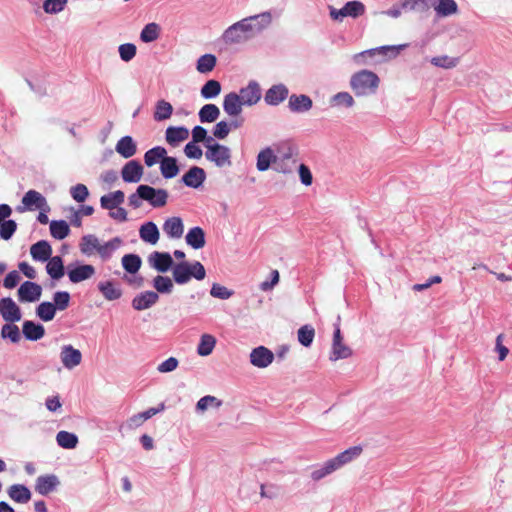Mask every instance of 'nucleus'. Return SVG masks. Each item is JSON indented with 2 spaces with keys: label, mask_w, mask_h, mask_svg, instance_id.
Masks as SVG:
<instances>
[{
  "label": "nucleus",
  "mask_w": 512,
  "mask_h": 512,
  "mask_svg": "<svg viewBox=\"0 0 512 512\" xmlns=\"http://www.w3.org/2000/svg\"><path fill=\"white\" fill-rule=\"evenodd\" d=\"M380 79L376 73L370 70H360L350 78V86L356 96H368L376 93Z\"/></svg>",
  "instance_id": "obj_1"
},
{
  "label": "nucleus",
  "mask_w": 512,
  "mask_h": 512,
  "mask_svg": "<svg viewBox=\"0 0 512 512\" xmlns=\"http://www.w3.org/2000/svg\"><path fill=\"white\" fill-rule=\"evenodd\" d=\"M254 35L252 23L246 17L229 26L224 31L222 39L226 44H239L251 39Z\"/></svg>",
  "instance_id": "obj_2"
},
{
  "label": "nucleus",
  "mask_w": 512,
  "mask_h": 512,
  "mask_svg": "<svg viewBox=\"0 0 512 512\" xmlns=\"http://www.w3.org/2000/svg\"><path fill=\"white\" fill-rule=\"evenodd\" d=\"M365 13V5L358 0L345 3L341 9L329 6L330 17L335 21H342L345 17L358 18Z\"/></svg>",
  "instance_id": "obj_3"
},
{
  "label": "nucleus",
  "mask_w": 512,
  "mask_h": 512,
  "mask_svg": "<svg viewBox=\"0 0 512 512\" xmlns=\"http://www.w3.org/2000/svg\"><path fill=\"white\" fill-rule=\"evenodd\" d=\"M231 157V149L223 144L209 146L208 150L205 151V158L219 168L231 166Z\"/></svg>",
  "instance_id": "obj_4"
},
{
  "label": "nucleus",
  "mask_w": 512,
  "mask_h": 512,
  "mask_svg": "<svg viewBox=\"0 0 512 512\" xmlns=\"http://www.w3.org/2000/svg\"><path fill=\"white\" fill-rule=\"evenodd\" d=\"M22 204L24 207L18 206L17 211L23 212L24 210L32 211L35 209H39L44 212L50 211L46 198L36 190L27 191L22 198Z\"/></svg>",
  "instance_id": "obj_5"
},
{
  "label": "nucleus",
  "mask_w": 512,
  "mask_h": 512,
  "mask_svg": "<svg viewBox=\"0 0 512 512\" xmlns=\"http://www.w3.org/2000/svg\"><path fill=\"white\" fill-rule=\"evenodd\" d=\"M95 274V268L91 264H84L79 261L71 263L67 268V275L72 283H80L90 279Z\"/></svg>",
  "instance_id": "obj_6"
},
{
  "label": "nucleus",
  "mask_w": 512,
  "mask_h": 512,
  "mask_svg": "<svg viewBox=\"0 0 512 512\" xmlns=\"http://www.w3.org/2000/svg\"><path fill=\"white\" fill-rule=\"evenodd\" d=\"M143 189L144 201H147L152 207L160 208L167 204L169 193L163 188H154L147 184H141Z\"/></svg>",
  "instance_id": "obj_7"
},
{
  "label": "nucleus",
  "mask_w": 512,
  "mask_h": 512,
  "mask_svg": "<svg viewBox=\"0 0 512 512\" xmlns=\"http://www.w3.org/2000/svg\"><path fill=\"white\" fill-rule=\"evenodd\" d=\"M42 295V287L33 281H24L17 290L18 300L21 303H33Z\"/></svg>",
  "instance_id": "obj_8"
},
{
  "label": "nucleus",
  "mask_w": 512,
  "mask_h": 512,
  "mask_svg": "<svg viewBox=\"0 0 512 512\" xmlns=\"http://www.w3.org/2000/svg\"><path fill=\"white\" fill-rule=\"evenodd\" d=\"M244 106L256 105L261 99V87L255 80H251L245 87H241L237 93Z\"/></svg>",
  "instance_id": "obj_9"
},
{
  "label": "nucleus",
  "mask_w": 512,
  "mask_h": 512,
  "mask_svg": "<svg viewBox=\"0 0 512 512\" xmlns=\"http://www.w3.org/2000/svg\"><path fill=\"white\" fill-rule=\"evenodd\" d=\"M149 265L159 273L172 270L175 262L169 252L154 251L148 256Z\"/></svg>",
  "instance_id": "obj_10"
},
{
  "label": "nucleus",
  "mask_w": 512,
  "mask_h": 512,
  "mask_svg": "<svg viewBox=\"0 0 512 512\" xmlns=\"http://www.w3.org/2000/svg\"><path fill=\"white\" fill-rule=\"evenodd\" d=\"M0 315L4 321L15 323L21 320V308L11 297H4L0 299Z\"/></svg>",
  "instance_id": "obj_11"
},
{
  "label": "nucleus",
  "mask_w": 512,
  "mask_h": 512,
  "mask_svg": "<svg viewBox=\"0 0 512 512\" xmlns=\"http://www.w3.org/2000/svg\"><path fill=\"white\" fill-rule=\"evenodd\" d=\"M250 363L257 368L268 367L275 359L274 353L267 347L260 345L251 350L249 355Z\"/></svg>",
  "instance_id": "obj_12"
},
{
  "label": "nucleus",
  "mask_w": 512,
  "mask_h": 512,
  "mask_svg": "<svg viewBox=\"0 0 512 512\" xmlns=\"http://www.w3.org/2000/svg\"><path fill=\"white\" fill-rule=\"evenodd\" d=\"M144 173V168L138 160H130L121 169V177L125 183H138Z\"/></svg>",
  "instance_id": "obj_13"
},
{
  "label": "nucleus",
  "mask_w": 512,
  "mask_h": 512,
  "mask_svg": "<svg viewBox=\"0 0 512 512\" xmlns=\"http://www.w3.org/2000/svg\"><path fill=\"white\" fill-rule=\"evenodd\" d=\"M206 180V172L199 166H191L186 173L181 177V182L193 189H198L203 186Z\"/></svg>",
  "instance_id": "obj_14"
},
{
  "label": "nucleus",
  "mask_w": 512,
  "mask_h": 512,
  "mask_svg": "<svg viewBox=\"0 0 512 512\" xmlns=\"http://www.w3.org/2000/svg\"><path fill=\"white\" fill-rule=\"evenodd\" d=\"M289 95V89L283 83L272 85L264 95V101L267 105L278 106Z\"/></svg>",
  "instance_id": "obj_15"
},
{
  "label": "nucleus",
  "mask_w": 512,
  "mask_h": 512,
  "mask_svg": "<svg viewBox=\"0 0 512 512\" xmlns=\"http://www.w3.org/2000/svg\"><path fill=\"white\" fill-rule=\"evenodd\" d=\"M60 359L63 366L71 370L81 363L82 353L72 345L67 344L61 348Z\"/></svg>",
  "instance_id": "obj_16"
},
{
  "label": "nucleus",
  "mask_w": 512,
  "mask_h": 512,
  "mask_svg": "<svg viewBox=\"0 0 512 512\" xmlns=\"http://www.w3.org/2000/svg\"><path fill=\"white\" fill-rule=\"evenodd\" d=\"M159 300V294L157 292L148 290L137 294L131 302L133 309L137 311H143L151 308Z\"/></svg>",
  "instance_id": "obj_17"
},
{
  "label": "nucleus",
  "mask_w": 512,
  "mask_h": 512,
  "mask_svg": "<svg viewBox=\"0 0 512 512\" xmlns=\"http://www.w3.org/2000/svg\"><path fill=\"white\" fill-rule=\"evenodd\" d=\"M60 485V480L55 474L41 475L36 479L35 490L43 496L55 491Z\"/></svg>",
  "instance_id": "obj_18"
},
{
  "label": "nucleus",
  "mask_w": 512,
  "mask_h": 512,
  "mask_svg": "<svg viewBox=\"0 0 512 512\" xmlns=\"http://www.w3.org/2000/svg\"><path fill=\"white\" fill-rule=\"evenodd\" d=\"M405 47H407V44L380 46L377 48L368 49V50H365V51L355 54L353 56V60L358 64H363L364 58L366 56L372 57L376 54L385 55L387 51L393 52V55L396 56L400 52V50H402Z\"/></svg>",
  "instance_id": "obj_19"
},
{
  "label": "nucleus",
  "mask_w": 512,
  "mask_h": 512,
  "mask_svg": "<svg viewBox=\"0 0 512 512\" xmlns=\"http://www.w3.org/2000/svg\"><path fill=\"white\" fill-rule=\"evenodd\" d=\"M243 103L236 92H230L223 98V110L230 117H238L242 113Z\"/></svg>",
  "instance_id": "obj_20"
},
{
  "label": "nucleus",
  "mask_w": 512,
  "mask_h": 512,
  "mask_svg": "<svg viewBox=\"0 0 512 512\" xmlns=\"http://www.w3.org/2000/svg\"><path fill=\"white\" fill-rule=\"evenodd\" d=\"M313 106L312 99L306 94H292L289 97L288 108L293 113H305Z\"/></svg>",
  "instance_id": "obj_21"
},
{
  "label": "nucleus",
  "mask_w": 512,
  "mask_h": 512,
  "mask_svg": "<svg viewBox=\"0 0 512 512\" xmlns=\"http://www.w3.org/2000/svg\"><path fill=\"white\" fill-rule=\"evenodd\" d=\"M188 137L189 130L185 126H169L165 131V140L171 147H177Z\"/></svg>",
  "instance_id": "obj_22"
},
{
  "label": "nucleus",
  "mask_w": 512,
  "mask_h": 512,
  "mask_svg": "<svg viewBox=\"0 0 512 512\" xmlns=\"http://www.w3.org/2000/svg\"><path fill=\"white\" fill-rule=\"evenodd\" d=\"M22 333L28 341H38L45 335V328L41 323L25 320L22 324Z\"/></svg>",
  "instance_id": "obj_23"
},
{
  "label": "nucleus",
  "mask_w": 512,
  "mask_h": 512,
  "mask_svg": "<svg viewBox=\"0 0 512 512\" xmlns=\"http://www.w3.org/2000/svg\"><path fill=\"white\" fill-rule=\"evenodd\" d=\"M30 254L33 260L46 262L52 257V247L47 240H39L30 247Z\"/></svg>",
  "instance_id": "obj_24"
},
{
  "label": "nucleus",
  "mask_w": 512,
  "mask_h": 512,
  "mask_svg": "<svg viewBox=\"0 0 512 512\" xmlns=\"http://www.w3.org/2000/svg\"><path fill=\"white\" fill-rule=\"evenodd\" d=\"M115 150L123 158L128 159L136 154L137 144L132 136L126 135L118 140Z\"/></svg>",
  "instance_id": "obj_25"
},
{
  "label": "nucleus",
  "mask_w": 512,
  "mask_h": 512,
  "mask_svg": "<svg viewBox=\"0 0 512 512\" xmlns=\"http://www.w3.org/2000/svg\"><path fill=\"white\" fill-rule=\"evenodd\" d=\"M97 288L103 297L108 301L118 300L122 296V290L119 284L112 280L99 282Z\"/></svg>",
  "instance_id": "obj_26"
},
{
  "label": "nucleus",
  "mask_w": 512,
  "mask_h": 512,
  "mask_svg": "<svg viewBox=\"0 0 512 512\" xmlns=\"http://www.w3.org/2000/svg\"><path fill=\"white\" fill-rule=\"evenodd\" d=\"M162 229L169 238H181L184 232L183 221L180 217L177 216L170 217L165 220Z\"/></svg>",
  "instance_id": "obj_27"
},
{
  "label": "nucleus",
  "mask_w": 512,
  "mask_h": 512,
  "mask_svg": "<svg viewBox=\"0 0 512 512\" xmlns=\"http://www.w3.org/2000/svg\"><path fill=\"white\" fill-rule=\"evenodd\" d=\"M8 496L16 503L25 504L31 500L32 493L24 484H13L7 490Z\"/></svg>",
  "instance_id": "obj_28"
},
{
  "label": "nucleus",
  "mask_w": 512,
  "mask_h": 512,
  "mask_svg": "<svg viewBox=\"0 0 512 512\" xmlns=\"http://www.w3.org/2000/svg\"><path fill=\"white\" fill-rule=\"evenodd\" d=\"M46 272L52 280H60L66 273L64 261L61 256H52L47 260Z\"/></svg>",
  "instance_id": "obj_29"
},
{
  "label": "nucleus",
  "mask_w": 512,
  "mask_h": 512,
  "mask_svg": "<svg viewBox=\"0 0 512 512\" xmlns=\"http://www.w3.org/2000/svg\"><path fill=\"white\" fill-rule=\"evenodd\" d=\"M276 158L273 149L271 147H266L262 149L256 158V168L260 172L267 171L272 164L276 165Z\"/></svg>",
  "instance_id": "obj_30"
},
{
  "label": "nucleus",
  "mask_w": 512,
  "mask_h": 512,
  "mask_svg": "<svg viewBox=\"0 0 512 512\" xmlns=\"http://www.w3.org/2000/svg\"><path fill=\"white\" fill-rule=\"evenodd\" d=\"M125 200V194L122 190H116L114 192H110L101 196L100 198V206L102 209H106L109 211L114 210L119 207Z\"/></svg>",
  "instance_id": "obj_31"
},
{
  "label": "nucleus",
  "mask_w": 512,
  "mask_h": 512,
  "mask_svg": "<svg viewBox=\"0 0 512 512\" xmlns=\"http://www.w3.org/2000/svg\"><path fill=\"white\" fill-rule=\"evenodd\" d=\"M140 238L151 245H155L159 241L160 233L157 225L148 221L141 225L139 229Z\"/></svg>",
  "instance_id": "obj_32"
},
{
  "label": "nucleus",
  "mask_w": 512,
  "mask_h": 512,
  "mask_svg": "<svg viewBox=\"0 0 512 512\" xmlns=\"http://www.w3.org/2000/svg\"><path fill=\"white\" fill-rule=\"evenodd\" d=\"M185 240L191 248L195 250L201 249L206 244L205 231L199 226L192 227L187 232Z\"/></svg>",
  "instance_id": "obj_33"
},
{
  "label": "nucleus",
  "mask_w": 512,
  "mask_h": 512,
  "mask_svg": "<svg viewBox=\"0 0 512 512\" xmlns=\"http://www.w3.org/2000/svg\"><path fill=\"white\" fill-rule=\"evenodd\" d=\"M363 451L362 446L356 445L349 447L348 449L344 450L343 452L339 453L337 456L332 458L333 462L337 466V468H341L347 463H350L354 459L358 458Z\"/></svg>",
  "instance_id": "obj_34"
},
{
  "label": "nucleus",
  "mask_w": 512,
  "mask_h": 512,
  "mask_svg": "<svg viewBox=\"0 0 512 512\" xmlns=\"http://www.w3.org/2000/svg\"><path fill=\"white\" fill-rule=\"evenodd\" d=\"M160 172L164 179H172L176 177L180 172L177 158L167 155L160 162Z\"/></svg>",
  "instance_id": "obj_35"
},
{
  "label": "nucleus",
  "mask_w": 512,
  "mask_h": 512,
  "mask_svg": "<svg viewBox=\"0 0 512 512\" xmlns=\"http://www.w3.org/2000/svg\"><path fill=\"white\" fill-rule=\"evenodd\" d=\"M247 18L248 21L252 23L254 34L262 32L272 22V15L270 11H265Z\"/></svg>",
  "instance_id": "obj_36"
},
{
  "label": "nucleus",
  "mask_w": 512,
  "mask_h": 512,
  "mask_svg": "<svg viewBox=\"0 0 512 512\" xmlns=\"http://www.w3.org/2000/svg\"><path fill=\"white\" fill-rule=\"evenodd\" d=\"M436 0H403L404 11H415L426 13L431 8H435Z\"/></svg>",
  "instance_id": "obj_37"
},
{
  "label": "nucleus",
  "mask_w": 512,
  "mask_h": 512,
  "mask_svg": "<svg viewBox=\"0 0 512 512\" xmlns=\"http://www.w3.org/2000/svg\"><path fill=\"white\" fill-rule=\"evenodd\" d=\"M167 156V150L163 146H155L147 150L144 154V163L147 167H152L160 163Z\"/></svg>",
  "instance_id": "obj_38"
},
{
  "label": "nucleus",
  "mask_w": 512,
  "mask_h": 512,
  "mask_svg": "<svg viewBox=\"0 0 512 512\" xmlns=\"http://www.w3.org/2000/svg\"><path fill=\"white\" fill-rule=\"evenodd\" d=\"M435 12L438 17H448L458 12V5L455 0H436Z\"/></svg>",
  "instance_id": "obj_39"
},
{
  "label": "nucleus",
  "mask_w": 512,
  "mask_h": 512,
  "mask_svg": "<svg viewBox=\"0 0 512 512\" xmlns=\"http://www.w3.org/2000/svg\"><path fill=\"white\" fill-rule=\"evenodd\" d=\"M198 116L201 123H212L219 118L220 110L216 104H205L200 108Z\"/></svg>",
  "instance_id": "obj_40"
},
{
  "label": "nucleus",
  "mask_w": 512,
  "mask_h": 512,
  "mask_svg": "<svg viewBox=\"0 0 512 512\" xmlns=\"http://www.w3.org/2000/svg\"><path fill=\"white\" fill-rule=\"evenodd\" d=\"M123 269L129 274H136L142 265V259L134 253L125 254L121 259Z\"/></svg>",
  "instance_id": "obj_41"
},
{
  "label": "nucleus",
  "mask_w": 512,
  "mask_h": 512,
  "mask_svg": "<svg viewBox=\"0 0 512 512\" xmlns=\"http://www.w3.org/2000/svg\"><path fill=\"white\" fill-rule=\"evenodd\" d=\"M221 83L216 79H210L201 87L200 95L202 98L209 100L216 98L221 93Z\"/></svg>",
  "instance_id": "obj_42"
},
{
  "label": "nucleus",
  "mask_w": 512,
  "mask_h": 512,
  "mask_svg": "<svg viewBox=\"0 0 512 512\" xmlns=\"http://www.w3.org/2000/svg\"><path fill=\"white\" fill-rule=\"evenodd\" d=\"M172 113L173 107L168 101L161 99L156 102L153 114L155 121L161 122L167 120L171 117Z\"/></svg>",
  "instance_id": "obj_43"
},
{
  "label": "nucleus",
  "mask_w": 512,
  "mask_h": 512,
  "mask_svg": "<svg viewBox=\"0 0 512 512\" xmlns=\"http://www.w3.org/2000/svg\"><path fill=\"white\" fill-rule=\"evenodd\" d=\"M50 234L57 240H63L70 234L69 224L65 220L50 221Z\"/></svg>",
  "instance_id": "obj_44"
},
{
  "label": "nucleus",
  "mask_w": 512,
  "mask_h": 512,
  "mask_svg": "<svg viewBox=\"0 0 512 512\" xmlns=\"http://www.w3.org/2000/svg\"><path fill=\"white\" fill-rule=\"evenodd\" d=\"M57 444L64 449L76 448L79 440L75 433L61 430L56 435Z\"/></svg>",
  "instance_id": "obj_45"
},
{
  "label": "nucleus",
  "mask_w": 512,
  "mask_h": 512,
  "mask_svg": "<svg viewBox=\"0 0 512 512\" xmlns=\"http://www.w3.org/2000/svg\"><path fill=\"white\" fill-rule=\"evenodd\" d=\"M217 58L214 54H204L200 56L196 63V69L201 74H208L215 68Z\"/></svg>",
  "instance_id": "obj_46"
},
{
  "label": "nucleus",
  "mask_w": 512,
  "mask_h": 512,
  "mask_svg": "<svg viewBox=\"0 0 512 512\" xmlns=\"http://www.w3.org/2000/svg\"><path fill=\"white\" fill-rule=\"evenodd\" d=\"M36 316L43 322L52 321L56 315V307L53 306L52 302L43 301L35 310Z\"/></svg>",
  "instance_id": "obj_47"
},
{
  "label": "nucleus",
  "mask_w": 512,
  "mask_h": 512,
  "mask_svg": "<svg viewBox=\"0 0 512 512\" xmlns=\"http://www.w3.org/2000/svg\"><path fill=\"white\" fill-rule=\"evenodd\" d=\"M161 27L155 22L148 23L144 26L140 33V40L144 43H151L160 36Z\"/></svg>",
  "instance_id": "obj_48"
},
{
  "label": "nucleus",
  "mask_w": 512,
  "mask_h": 512,
  "mask_svg": "<svg viewBox=\"0 0 512 512\" xmlns=\"http://www.w3.org/2000/svg\"><path fill=\"white\" fill-rule=\"evenodd\" d=\"M122 244V239L120 237H114L103 245L98 243L96 251L99 253L100 257L104 260L111 257L112 253Z\"/></svg>",
  "instance_id": "obj_49"
},
{
  "label": "nucleus",
  "mask_w": 512,
  "mask_h": 512,
  "mask_svg": "<svg viewBox=\"0 0 512 512\" xmlns=\"http://www.w3.org/2000/svg\"><path fill=\"white\" fill-rule=\"evenodd\" d=\"M173 279L168 276L157 275L152 281L153 287L157 293L170 294L173 290Z\"/></svg>",
  "instance_id": "obj_50"
},
{
  "label": "nucleus",
  "mask_w": 512,
  "mask_h": 512,
  "mask_svg": "<svg viewBox=\"0 0 512 512\" xmlns=\"http://www.w3.org/2000/svg\"><path fill=\"white\" fill-rule=\"evenodd\" d=\"M216 345V339L210 334H203L197 346V353L200 356H208Z\"/></svg>",
  "instance_id": "obj_51"
},
{
  "label": "nucleus",
  "mask_w": 512,
  "mask_h": 512,
  "mask_svg": "<svg viewBox=\"0 0 512 512\" xmlns=\"http://www.w3.org/2000/svg\"><path fill=\"white\" fill-rule=\"evenodd\" d=\"M99 240L93 234L84 235L81 238L79 248L82 254L86 256H91L93 252L97 249Z\"/></svg>",
  "instance_id": "obj_52"
},
{
  "label": "nucleus",
  "mask_w": 512,
  "mask_h": 512,
  "mask_svg": "<svg viewBox=\"0 0 512 512\" xmlns=\"http://www.w3.org/2000/svg\"><path fill=\"white\" fill-rule=\"evenodd\" d=\"M336 470H338V468L331 458V459L327 460L326 462H324V464L321 467L313 470L311 472V478L314 481H319V480L323 479L324 477L330 475L331 473H333Z\"/></svg>",
  "instance_id": "obj_53"
},
{
  "label": "nucleus",
  "mask_w": 512,
  "mask_h": 512,
  "mask_svg": "<svg viewBox=\"0 0 512 512\" xmlns=\"http://www.w3.org/2000/svg\"><path fill=\"white\" fill-rule=\"evenodd\" d=\"M336 470H338V468L331 458V459L327 460L326 462H324V464L321 467L313 470L311 472V478L314 481H319V480L323 479L324 477L330 475L331 473H333Z\"/></svg>",
  "instance_id": "obj_54"
},
{
  "label": "nucleus",
  "mask_w": 512,
  "mask_h": 512,
  "mask_svg": "<svg viewBox=\"0 0 512 512\" xmlns=\"http://www.w3.org/2000/svg\"><path fill=\"white\" fill-rule=\"evenodd\" d=\"M297 336L299 343L308 348L313 343L315 330L311 325H303L298 329Z\"/></svg>",
  "instance_id": "obj_55"
},
{
  "label": "nucleus",
  "mask_w": 512,
  "mask_h": 512,
  "mask_svg": "<svg viewBox=\"0 0 512 512\" xmlns=\"http://www.w3.org/2000/svg\"><path fill=\"white\" fill-rule=\"evenodd\" d=\"M172 276L174 282L178 285H184L190 281L188 277V269H186L184 261L175 263L172 268Z\"/></svg>",
  "instance_id": "obj_56"
},
{
  "label": "nucleus",
  "mask_w": 512,
  "mask_h": 512,
  "mask_svg": "<svg viewBox=\"0 0 512 512\" xmlns=\"http://www.w3.org/2000/svg\"><path fill=\"white\" fill-rule=\"evenodd\" d=\"M1 337L9 339L12 343H18L21 339V333L17 325L7 322L1 328Z\"/></svg>",
  "instance_id": "obj_57"
},
{
  "label": "nucleus",
  "mask_w": 512,
  "mask_h": 512,
  "mask_svg": "<svg viewBox=\"0 0 512 512\" xmlns=\"http://www.w3.org/2000/svg\"><path fill=\"white\" fill-rule=\"evenodd\" d=\"M71 296L67 291H57L53 294V306L56 307V311H63L68 308L70 304Z\"/></svg>",
  "instance_id": "obj_58"
},
{
  "label": "nucleus",
  "mask_w": 512,
  "mask_h": 512,
  "mask_svg": "<svg viewBox=\"0 0 512 512\" xmlns=\"http://www.w3.org/2000/svg\"><path fill=\"white\" fill-rule=\"evenodd\" d=\"M68 0H44L42 8L47 14H57L64 10Z\"/></svg>",
  "instance_id": "obj_59"
},
{
  "label": "nucleus",
  "mask_w": 512,
  "mask_h": 512,
  "mask_svg": "<svg viewBox=\"0 0 512 512\" xmlns=\"http://www.w3.org/2000/svg\"><path fill=\"white\" fill-rule=\"evenodd\" d=\"M458 58H452L447 55H441L431 58L430 62L432 65L436 67H441L445 69H451L456 67L458 64Z\"/></svg>",
  "instance_id": "obj_60"
},
{
  "label": "nucleus",
  "mask_w": 512,
  "mask_h": 512,
  "mask_svg": "<svg viewBox=\"0 0 512 512\" xmlns=\"http://www.w3.org/2000/svg\"><path fill=\"white\" fill-rule=\"evenodd\" d=\"M352 355V349L345 345L343 342L339 346L332 347L329 359L331 361H337L339 359H346Z\"/></svg>",
  "instance_id": "obj_61"
},
{
  "label": "nucleus",
  "mask_w": 512,
  "mask_h": 512,
  "mask_svg": "<svg viewBox=\"0 0 512 512\" xmlns=\"http://www.w3.org/2000/svg\"><path fill=\"white\" fill-rule=\"evenodd\" d=\"M297 160H284L276 158V165L273 169L282 174H292L296 168Z\"/></svg>",
  "instance_id": "obj_62"
},
{
  "label": "nucleus",
  "mask_w": 512,
  "mask_h": 512,
  "mask_svg": "<svg viewBox=\"0 0 512 512\" xmlns=\"http://www.w3.org/2000/svg\"><path fill=\"white\" fill-rule=\"evenodd\" d=\"M118 52L122 61L129 62L135 57L137 47L133 43L121 44L118 47Z\"/></svg>",
  "instance_id": "obj_63"
},
{
  "label": "nucleus",
  "mask_w": 512,
  "mask_h": 512,
  "mask_svg": "<svg viewBox=\"0 0 512 512\" xmlns=\"http://www.w3.org/2000/svg\"><path fill=\"white\" fill-rule=\"evenodd\" d=\"M17 230V223L13 219H7L0 225V236L4 240L12 238Z\"/></svg>",
  "instance_id": "obj_64"
}]
</instances>
